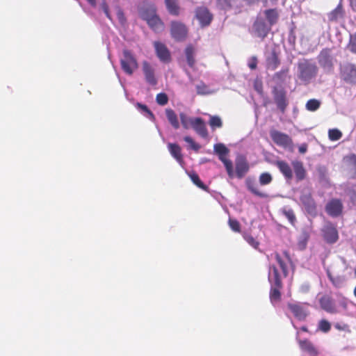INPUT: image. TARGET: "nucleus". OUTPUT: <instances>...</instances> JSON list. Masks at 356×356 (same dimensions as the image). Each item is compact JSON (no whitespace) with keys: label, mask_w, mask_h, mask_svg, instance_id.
Masks as SVG:
<instances>
[{"label":"nucleus","mask_w":356,"mask_h":356,"mask_svg":"<svg viewBox=\"0 0 356 356\" xmlns=\"http://www.w3.org/2000/svg\"><path fill=\"white\" fill-rule=\"evenodd\" d=\"M270 260L272 262L268 271V280L271 284L270 299L271 302L275 304L280 299V292L279 291L281 287L280 270H282L284 276L286 275L287 270L285 260L277 253L272 254Z\"/></svg>","instance_id":"1"},{"label":"nucleus","mask_w":356,"mask_h":356,"mask_svg":"<svg viewBox=\"0 0 356 356\" xmlns=\"http://www.w3.org/2000/svg\"><path fill=\"white\" fill-rule=\"evenodd\" d=\"M318 67L314 62L302 59L298 63L297 77L303 83L307 84L315 78Z\"/></svg>","instance_id":"2"},{"label":"nucleus","mask_w":356,"mask_h":356,"mask_svg":"<svg viewBox=\"0 0 356 356\" xmlns=\"http://www.w3.org/2000/svg\"><path fill=\"white\" fill-rule=\"evenodd\" d=\"M140 16L154 31L161 32L163 30V24L156 15L154 6H151L147 9L142 10Z\"/></svg>","instance_id":"3"},{"label":"nucleus","mask_w":356,"mask_h":356,"mask_svg":"<svg viewBox=\"0 0 356 356\" xmlns=\"http://www.w3.org/2000/svg\"><path fill=\"white\" fill-rule=\"evenodd\" d=\"M213 152L218 155V159L224 164L227 175L230 178L234 177V171L232 161L227 157L229 153V149L223 143H216L213 146Z\"/></svg>","instance_id":"4"},{"label":"nucleus","mask_w":356,"mask_h":356,"mask_svg":"<svg viewBox=\"0 0 356 356\" xmlns=\"http://www.w3.org/2000/svg\"><path fill=\"white\" fill-rule=\"evenodd\" d=\"M120 64L122 69L129 75H131L138 67L135 56L127 49L123 51L122 56L120 58Z\"/></svg>","instance_id":"5"},{"label":"nucleus","mask_w":356,"mask_h":356,"mask_svg":"<svg viewBox=\"0 0 356 356\" xmlns=\"http://www.w3.org/2000/svg\"><path fill=\"white\" fill-rule=\"evenodd\" d=\"M270 136L273 142L277 145L284 149H292L293 142L291 138L287 134L277 130H271L270 132Z\"/></svg>","instance_id":"6"},{"label":"nucleus","mask_w":356,"mask_h":356,"mask_svg":"<svg viewBox=\"0 0 356 356\" xmlns=\"http://www.w3.org/2000/svg\"><path fill=\"white\" fill-rule=\"evenodd\" d=\"M142 70L146 82L151 85L157 84V77L156 75L155 67L147 61H144L142 64Z\"/></svg>","instance_id":"7"},{"label":"nucleus","mask_w":356,"mask_h":356,"mask_svg":"<svg viewBox=\"0 0 356 356\" xmlns=\"http://www.w3.org/2000/svg\"><path fill=\"white\" fill-rule=\"evenodd\" d=\"M171 35L176 40H184L187 35V29L186 26L179 22H172L171 23Z\"/></svg>","instance_id":"8"},{"label":"nucleus","mask_w":356,"mask_h":356,"mask_svg":"<svg viewBox=\"0 0 356 356\" xmlns=\"http://www.w3.org/2000/svg\"><path fill=\"white\" fill-rule=\"evenodd\" d=\"M195 18L198 20L200 26L204 27L210 24L213 17L207 8L200 7L196 9Z\"/></svg>","instance_id":"9"},{"label":"nucleus","mask_w":356,"mask_h":356,"mask_svg":"<svg viewBox=\"0 0 356 356\" xmlns=\"http://www.w3.org/2000/svg\"><path fill=\"white\" fill-rule=\"evenodd\" d=\"M341 76L344 81L350 83H356V68L352 64L344 65L341 67Z\"/></svg>","instance_id":"10"},{"label":"nucleus","mask_w":356,"mask_h":356,"mask_svg":"<svg viewBox=\"0 0 356 356\" xmlns=\"http://www.w3.org/2000/svg\"><path fill=\"white\" fill-rule=\"evenodd\" d=\"M154 47L156 54L161 61L168 63L170 60V53L164 44L156 41L154 42Z\"/></svg>","instance_id":"11"},{"label":"nucleus","mask_w":356,"mask_h":356,"mask_svg":"<svg viewBox=\"0 0 356 356\" xmlns=\"http://www.w3.org/2000/svg\"><path fill=\"white\" fill-rule=\"evenodd\" d=\"M236 175L238 178L241 179L245 176L249 170V165L243 156H238L235 161Z\"/></svg>","instance_id":"12"},{"label":"nucleus","mask_w":356,"mask_h":356,"mask_svg":"<svg viewBox=\"0 0 356 356\" xmlns=\"http://www.w3.org/2000/svg\"><path fill=\"white\" fill-rule=\"evenodd\" d=\"M323 232L324 238L327 242L333 243L337 241L338 232L332 224L326 223L323 227Z\"/></svg>","instance_id":"13"},{"label":"nucleus","mask_w":356,"mask_h":356,"mask_svg":"<svg viewBox=\"0 0 356 356\" xmlns=\"http://www.w3.org/2000/svg\"><path fill=\"white\" fill-rule=\"evenodd\" d=\"M318 62L324 70L327 71L331 70L333 65V60L330 51L328 49L323 50L318 56Z\"/></svg>","instance_id":"14"},{"label":"nucleus","mask_w":356,"mask_h":356,"mask_svg":"<svg viewBox=\"0 0 356 356\" xmlns=\"http://www.w3.org/2000/svg\"><path fill=\"white\" fill-rule=\"evenodd\" d=\"M270 30L264 22L261 19H257L253 25V32L255 35L261 38H264Z\"/></svg>","instance_id":"15"},{"label":"nucleus","mask_w":356,"mask_h":356,"mask_svg":"<svg viewBox=\"0 0 356 356\" xmlns=\"http://www.w3.org/2000/svg\"><path fill=\"white\" fill-rule=\"evenodd\" d=\"M289 308L299 320H303L308 314L307 305L302 304H289Z\"/></svg>","instance_id":"16"},{"label":"nucleus","mask_w":356,"mask_h":356,"mask_svg":"<svg viewBox=\"0 0 356 356\" xmlns=\"http://www.w3.org/2000/svg\"><path fill=\"white\" fill-rule=\"evenodd\" d=\"M326 211L331 216H338L342 211V204L339 200H332L326 205Z\"/></svg>","instance_id":"17"},{"label":"nucleus","mask_w":356,"mask_h":356,"mask_svg":"<svg viewBox=\"0 0 356 356\" xmlns=\"http://www.w3.org/2000/svg\"><path fill=\"white\" fill-rule=\"evenodd\" d=\"M320 304L322 309L327 312L335 314L340 312L332 300L327 296L322 297L320 300Z\"/></svg>","instance_id":"18"},{"label":"nucleus","mask_w":356,"mask_h":356,"mask_svg":"<svg viewBox=\"0 0 356 356\" xmlns=\"http://www.w3.org/2000/svg\"><path fill=\"white\" fill-rule=\"evenodd\" d=\"M191 127L202 137L207 136V130L202 120L200 118H195Z\"/></svg>","instance_id":"19"},{"label":"nucleus","mask_w":356,"mask_h":356,"mask_svg":"<svg viewBox=\"0 0 356 356\" xmlns=\"http://www.w3.org/2000/svg\"><path fill=\"white\" fill-rule=\"evenodd\" d=\"M168 149L170 154L177 160V161L182 165L183 159L181 154V148L177 144L169 143Z\"/></svg>","instance_id":"20"},{"label":"nucleus","mask_w":356,"mask_h":356,"mask_svg":"<svg viewBox=\"0 0 356 356\" xmlns=\"http://www.w3.org/2000/svg\"><path fill=\"white\" fill-rule=\"evenodd\" d=\"M277 166L286 179H291L292 178V170L287 163L283 161H279L277 162Z\"/></svg>","instance_id":"21"},{"label":"nucleus","mask_w":356,"mask_h":356,"mask_svg":"<svg viewBox=\"0 0 356 356\" xmlns=\"http://www.w3.org/2000/svg\"><path fill=\"white\" fill-rule=\"evenodd\" d=\"M300 347L302 350L307 352L310 356H316L318 354V350L308 341H300Z\"/></svg>","instance_id":"22"},{"label":"nucleus","mask_w":356,"mask_h":356,"mask_svg":"<svg viewBox=\"0 0 356 356\" xmlns=\"http://www.w3.org/2000/svg\"><path fill=\"white\" fill-rule=\"evenodd\" d=\"M280 64L277 55L275 51H272L266 57V66L267 68L271 70H275Z\"/></svg>","instance_id":"23"},{"label":"nucleus","mask_w":356,"mask_h":356,"mask_svg":"<svg viewBox=\"0 0 356 356\" xmlns=\"http://www.w3.org/2000/svg\"><path fill=\"white\" fill-rule=\"evenodd\" d=\"M197 93L201 95H209L214 94L217 92L218 89L212 88L209 86L206 85L204 83H200L196 86Z\"/></svg>","instance_id":"24"},{"label":"nucleus","mask_w":356,"mask_h":356,"mask_svg":"<svg viewBox=\"0 0 356 356\" xmlns=\"http://www.w3.org/2000/svg\"><path fill=\"white\" fill-rule=\"evenodd\" d=\"M300 200L309 212L312 213L314 211L315 203L309 193L302 194Z\"/></svg>","instance_id":"25"},{"label":"nucleus","mask_w":356,"mask_h":356,"mask_svg":"<svg viewBox=\"0 0 356 356\" xmlns=\"http://www.w3.org/2000/svg\"><path fill=\"white\" fill-rule=\"evenodd\" d=\"M292 165L297 179L298 181L302 180L305 177V170L302 163L296 161L292 162Z\"/></svg>","instance_id":"26"},{"label":"nucleus","mask_w":356,"mask_h":356,"mask_svg":"<svg viewBox=\"0 0 356 356\" xmlns=\"http://www.w3.org/2000/svg\"><path fill=\"white\" fill-rule=\"evenodd\" d=\"M165 114H166V117L168 118V120L169 121L170 124L175 129H179L180 125H179V120H178L177 115L175 113V112L173 110L170 109V108H167L165 110Z\"/></svg>","instance_id":"27"},{"label":"nucleus","mask_w":356,"mask_h":356,"mask_svg":"<svg viewBox=\"0 0 356 356\" xmlns=\"http://www.w3.org/2000/svg\"><path fill=\"white\" fill-rule=\"evenodd\" d=\"M246 186L249 191H250L254 195L259 196V197H266V195L261 193L259 188L257 184L250 178H248L245 181Z\"/></svg>","instance_id":"28"},{"label":"nucleus","mask_w":356,"mask_h":356,"mask_svg":"<svg viewBox=\"0 0 356 356\" xmlns=\"http://www.w3.org/2000/svg\"><path fill=\"white\" fill-rule=\"evenodd\" d=\"M309 232L307 230H302V232H301V234L298 238V248L300 250H302L305 249L307 244V241L309 240Z\"/></svg>","instance_id":"29"},{"label":"nucleus","mask_w":356,"mask_h":356,"mask_svg":"<svg viewBox=\"0 0 356 356\" xmlns=\"http://www.w3.org/2000/svg\"><path fill=\"white\" fill-rule=\"evenodd\" d=\"M343 16L342 7L339 5L335 9L328 14V19L330 21H337L341 19Z\"/></svg>","instance_id":"30"},{"label":"nucleus","mask_w":356,"mask_h":356,"mask_svg":"<svg viewBox=\"0 0 356 356\" xmlns=\"http://www.w3.org/2000/svg\"><path fill=\"white\" fill-rule=\"evenodd\" d=\"M264 13L270 26L276 23L278 18V14L275 9L266 10Z\"/></svg>","instance_id":"31"},{"label":"nucleus","mask_w":356,"mask_h":356,"mask_svg":"<svg viewBox=\"0 0 356 356\" xmlns=\"http://www.w3.org/2000/svg\"><path fill=\"white\" fill-rule=\"evenodd\" d=\"M275 101L277 107L282 111H284L287 105L284 95L282 92H277L275 96Z\"/></svg>","instance_id":"32"},{"label":"nucleus","mask_w":356,"mask_h":356,"mask_svg":"<svg viewBox=\"0 0 356 356\" xmlns=\"http://www.w3.org/2000/svg\"><path fill=\"white\" fill-rule=\"evenodd\" d=\"M179 118L181 122V124L184 128L188 129L191 127L193 123V120L195 118L188 117L185 113L181 112L179 113Z\"/></svg>","instance_id":"33"},{"label":"nucleus","mask_w":356,"mask_h":356,"mask_svg":"<svg viewBox=\"0 0 356 356\" xmlns=\"http://www.w3.org/2000/svg\"><path fill=\"white\" fill-rule=\"evenodd\" d=\"M187 174L195 185L203 190H207V186L201 181L199 176L195 172H187Z\"/></svg>","instance_id":"34"},{"label":"nucleus","mask_w":356,"mask_h":356,"mask_svg":"<svg viewBox=\"0 0 356 356\" xmlns=\"http://www.w3.org/2000/svg\"><path fill=\"white\" fill-rule=\"evenodd\" d=\"M165 4L170 14L174 15L179 14V7L175 0H165Z\"/></svg>","instance_id":"35"},{"label":"nucleus","mask_w":356,"mask_h":356,"mask_svg":"<svg viewBox=\"0 0 356 356\" xmlns=\"http://www.w3.org/2000/svg\"><path fill=\"white\" fill-rule=\"evenodd\" d=\"M344 163L351 170L356 171V155L350 154L343 159Z\"/></svg>","instance_id":"36"},{"label":"nucleus","mask_w":356,"mask_h":356,"mask_svg":"<svg viewBox=\"0 0 356 356\" xmlns=\"http://www.w3.org/2000/svg\"><path fill=\"white\" fill-rule=\"evenodd\" d=\"M321 102L316 99H309L306 104V108L309 111H315L320 107Z\"/></svg>","instance_id":"37"},{"label":"nucleus","mask_w":356,"mask_h":356,"mask_svg":"<svg viewBox=\"0 0 356 356\" xmlns=\"http://www.w3.org/2000/svg\"><path fill=\"white\" fill-rule=\"evenodd\" d=\"M186 56L188 65L191 67H193L195 64V59L193 58V49L192 47H188L186 49Z\"/></svg>","instance_id":"38"},{"label":"nucleus","mask_w":356,"mask_h":356,"mask_svg":"<svg viewBox=\"0 0 356 356\" xmlns=\"http://www.w3.org/2000/svg\"><path fill=\"white\" fill-rule=\"evenodd\" d=\"M341 136L342 133L337 129H332L328 131V137L330 140H338Z\"/></svg>","instance_id":"39"},{"label":"nucleus","mask_w":356,"mask_h":356,"mask_svg":"<svg viewBox=\"0 0 356 356\" xmlns=\"http://www.w3.org/2000/svg\"><path fill=\"white\" fill-rule=\"evenodd\" d=\"M113 12L116 15L119 22L123 25L125 23L126 19L122 9L118 6H115L113 7Z\"/></svg>","instance_id":"40"},{"label":"nucleus","mask_w":356,"mask_h":356,"mask_svg":"<svg viewBox=\"0 0 356 356\" xmlns=\"http://www.w3.org/2000/svg\"><path fill=\"white\" fill-rule=\"evenodd\" d=\"M137 108L143 113L146 117L154 119V115L149 110V108L145 106L140 103L136 104Z\"/></svg>","instance_id":"41"},{"label":"nucleus","mask_w":356,"mask_h":356,"mask_svg":"<svg viewBox=\"0 0 356 356\" xmlns=\"http://www.w3.org/2000/svg\"><path fill=\"white\" fill-rule=\"evenodd\" d=\"M272 181V176L268 172L261 173L259 176V183L261 185H267Z\"/></svg>","instance_id":"42"},{"label":"nucleus","mask_w":356,"mask_h":356,"mask_svg":"<svg viewBox=\"0 0 356 356\" xmlns=\"http://www.w3.org/2000/svg\"><path fill=\"white\" fill-rule=\"evenodd\" d=\"M236 0H218V6L221 9L227 10L231 8Z\"/></svg>","instance_id":"43"},{"label":"nucleus","mask_w":356,"mask_h":356,"mask_svg":"<svg viewBox=\"0 0 356 356\" xmlns=\"http://www.w3.org/2000/svg\"><path fill=\"white\" fill-rule=\"evenodd\" d=\"M327 274L330 281L335 286L340 287L342 285L343 282V278L341 277H338L336 278L333 277L329 270H327Z\"/></svg>","instance_id":"44"},{"label":"nucleus","mask_w":356,"mask_h":356,"mask_svg":"<svg viewBox=\"0 0 356 356\" xmlns=\"http://www.w3.org/2000/svg\"><path fill=\"white\" fill-rule=\"evenodd\" d=\"M209 124L211 128H220L222 127V121L221 119L218 116H211L209 120Z\"/></svg>","instance_id":"45"},{"label":"nucleus","mask_w":356,"mask_h":356,"mask_svg":"<svg viewBox=\"0 0 356 356\" xmlns=\"http://www.w3.org/2000/svg\"><path fill=\"white\" fill-rule=\"evenodd\" d=\"M243 237H244V239L248 243L249 245H250L254 249L258 248L259 242H257L252 236L245 234L243 236Z\"/></svg>","instance_id":"46"},{"label":"nucleus","mask_w":356,"mask_h":356,"mask_svg":"<svg viewBox=\"0 0 356 356\" xmlns=\"http://www.w3.org/2000/svg\"><path fill=\"white\" fill-rule=\"evenodd\" d=\"M330 323L325 321L321 320L318 323V328L323 332H327L330 330Z\"/></svg>","instance_id":"47"},{"label":"nucleus","mask_w":356,"mask_h":356,"mask_svg":"<svg viewBox=\"0 0 356 356\" xmlns=\"http://www.w3.org/2000/svg\"><path fill=\"white\" fill-rule=\"evenodd\" d=\"M156 102L161 106H163L168 103V98L165 93H159L156 95Z\"/></svg>","instance_id":"48"},{"label":"nucleus","mask_w":356,"mask_h":356,"mask_svg":"<svg viewBox=\"0 0 356 356\" xmlns=\"http://www.w3.org/2000/svg\"><path fill=\"white\" fill-rule=\"evenodd\" d=\"M184 140L186 143H187L191 149L194 150H198L200 149V145L195 143V141L193 140V138L190 136H185L184 138Z\"/></svg>","instance_id":"49"},{"label":"nucleus","mask_w":356,"mask_h":356,"mask_svg":"<svg viewBox=\"0 0 356 356\" xmlns=\"http://www.w3.org/2000/svg\"><path fill=\"white\" fill-rule=\"evenodd\" d=\"M257 58L255 56H251L248 60V66L250 70H255L257 66Z\"/></svg>","instance_id":"50"},{"label":"nucleus","mask_w":356,"mask_h":356,"mask_svg":"<svg viewBox=\"0 0 356 356\" xmlns=\"http://www.w3.org/2000/svg\"><path fill=\"white\" fill-rule=\"evenodd\" d=\"M229 225L233 231L236 232H240V225L237 220L229 219Z\"/></svg>","instance_id":"51"},{"label":"nucleus","mask_w":356,"mask_h":356,"mask_svg":"<svg viewBox=\"0 0 356 356\" xmlns=\"http://www.w3.org/2000/svg\"><path fill=\"white\" fill-rule=\"evenodd\" d=\"M102 8L104 11V13H105L106 16L111 20V21H113V15L111 13V12L109 10L106 3L103 1L102 5Z\"/></svg>","instance_id":"52"},{"label":"nucleus","mask_w":356,"mask_h":356,"mask_svg":"<svg viewBox=\"0 0 356 356\" xmlns=\"http://www.w3.org/2000/svg\"><path fill=\"white\" fill-rule=\"evenodd\" d=\"M284 213L285 215V216L288 218V220H289V222L293 224L295 221V215L293 212L292 210L291 209H288V210H284Z\"/></svg>","instance_id":"53"},{"label":"nucleus","mask_w":356,"mask_h":356,"mask_svg":"<svg viewBox=\"0 0 356 356\" xmlns=\"http://www.w3.org/2000/svg\"><path fill=\"white\" fill-rule=\"evenodd\" d=\"M349 47L351 51L356 53V33L351 35Z\"/></svg>","instance_id":"54"},{"label":"nucleus","mask_w":356,"mask_h":356,"mask_svg":"<svg viewBox=\"0 0 356 356\" xmlns=\"http://www.w3.org/2000/svg\"><path fill=\"white\" fill-rule=\"evenodd\" d=\"M254 88L255 90L259 93L261 94L262 92V83L260 80H255L254 83Z\"/></svg>","instance_id":"55"},{"label":"nucleus","mask_w":356,"mask_h":356,"mask_svg":"<svg viewBox=\"0 0 356 356\" xmlns=\"http://www.w3.org/2000/svg\"><path fill=\"white\" fill-rule=\"evenodd\" d=\"M266 6H273L277 0H261Z\"/></svg>","instance_id":"56"},{"label":"nucleus","mask_w":356,"mask_h":356,"mask_svg":"<svg viewBox=\"0 0 356 356\" xmlns=\"http://www.w3.org/2000/svg\"><path fill=\"white\" fill-rule=\"evenodd\" d=\"M298 149L300 153L305 154L307 152V145L306 144H302L299 147Z\"/></svg>","instance_id":"57"},{"label":"nucleus","mask_w":356,"mask_h":356,"mask_svg":"<svg viewBox=\"0 0 356 356\" xmlns=\"http://www.w3.org/2000/svg\"><path fill=\"white\" fill-rule=\"evenodd\" d=\"M352 8L356 10V0H350Z\"/></svg>","instance_id":"58"},{"label":"nucleus","mask_w":356,"mask_h":356,"mask_svg":"<svg viewBox=\"0 0 356 356\" xmlns=\"http://www.w3.org/2000/svg\"><path fill=\"white\" fill-rule=\"evenodd\" d=\"M287 72H288V70H282V71H281V72H280L277 73V74H276V76H280V75H282V74H286Z\"/></svg>","instance_id":"59"},{"label":"nucleus","mask_w":356,"mask_h":356,"mask_svg":"<svg viewBox=\"0 0 356 356\" xmlns=\"http://www.w3.org/2000/svg\"><path fill=\"white\" fill-rule=\"evenodd\" d=\"M340 305L343 308V309H346V303L345 302V301H342L340 302Z\"/></svg>","instance_id":"60"},{"label":"nucleus","mask_w":356,"mask_h":356,"mask_svg":"<svg viewBox=\"0 0 356 356\" xmlns=\"http://www.w3.org/2000/svg\"><path fill=\"white\" fill-rule=\"evenodd\" d=\"M90 6H94L95 3V0H90Z\"/></svg>","instance_id":"61"},{"label":"nucleus","mask_w":356,"mask_h":356,"mask_svg":"<svg viewBox=\"0 0 356 356\" xmlns=\"http://www.w3.org/2000/svg\"><path fill=\"white\" fill-rule=\"evenodd\" d=\"M354 295H355V296L356 297V286H355V289H354Z\"/></svg>","instance_id":"62"},{"label":"nucleus","mask_w":356,"mask_h":356,"mask_svg":"<svg viewBox=\"0 0 356 356\" xmlns=\"http://www.w3.org/2000/svg\"><path fill=\"white\" fill-rule=\"evenodd\" d=\"M302 330H303L304 331H306V330H306V328H305V327H303V328H302Z\"/></svg>","instance_id":"63"},{"label":"nucleus","mask_w":356,"mask_h":356,"mask_svg":"<svg viewBox=\"0 0 356 356\" xmlns=\"http://www.w3.org/2000/svg\"><path fill=\"white\" fill-rule=\"evenodd\" d=\"M88 1H89V0H87Z\"/></svg>","instance_id":"64"}]
</instances>
